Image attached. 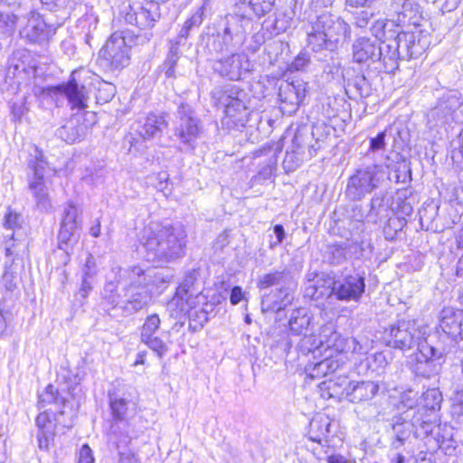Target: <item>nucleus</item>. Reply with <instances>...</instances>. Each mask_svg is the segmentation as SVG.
Instances as JSON below:
<instances>
[{"instance_id": "f257e3e1", "label": "nucleus", "mask_w": 463, "mask_h": 463, "mask_svg": "<svg viewBox=\"0 0 463 463\" xmlns=\"http://www.w3.org/2000/svg\"><path fill=\"white\" fill-rule=\"evenodd\" d=\"M151 272V269H146L140 265L127 269L118 266L112 268L109 280L103 288V304L113 309L118 307L127 316L147 307L152 298L147 288Z\"/></svg>"}, {"instance_id": "f03ea898", "label": "nucleus", "mask_w": 463, "mask_h": 463, "mask_svg": "<svg viewBox=\"0 0 463 463\" xmlns=\"http://www.w3.org/2000/svg\"><path fill=\"white\" fill-rule=\"evenodd\" d=\"M387 345L392 348L408 351L416 347L411 368L418 376L430 378L437 375L441 369L440 360L445 347H434L431 339L422 337L421 332L411 321H399L386 331Z\"/></svg>"}, {"instance_id": "7ed1b4c3", "label": "nucleus", "mask_w": 463, "mask_h": 463, "mask_svg": "<svg viewBox=\"0 0 463 463\" xmlns=\"http://www.w3.org/2000/svg\"><path fill=\"white\" fill-rule=\"evenodd\" d=\"M68 395L67 392H59L52 384H49L38 395V408L43 410L35 419L38 429L36 438L41 450L49 451L54 445L58 425L67 429L73 425L76 410Z\"/></svg>"}, {"instance_id": "20e7f679", "label": "nucleus", "mask_w": 463, "mask_h": 463, "mask_svg": "<svg viewBox=\"0 0 463 463\" xmlns=\"http://www.w3.org/2000/svg\"><path fill=\"white\" fill-rule=\"evenodd\" d=\"M187 233L183 224L151 222L143 230L141 242L149 260L171 261L184 256Z\"/></svg>"}, {"instance_id": "39448f33", "label": "nucleus", "mask_w": 463, "mask_h": 463, "mask_svg": "<svg viewBox=\"0 0 463 463\" xmlns=\"http://www.w3.org/2000/svg\"><path fill=\"white\" fill-rule=\"evenodd\" d=\"M30 157L27 162L32 175L28 176V189L35 201L37 209L41 212H49L52 205L49 196L44 175L48 168V163L43 150L35 145H30Z\"/></svg>"}, {"instance_id": "423d86ee", "label": "nucleus", "mask_w": 463, "mask_h": 463, "mask_svg": "<svg viewBox=\"0 0 463 463\" xmlns=\"http://www.w3.org/2000/svg\"><path fill=\"white\" fill-rule=\"evenodd\" d=\"M242 90L232 85H226L213 90L212 99L216 107L223 109L226 124L244 127L249 120L250 112L241 99Z\"/></svg>"}, {"instance_id": "0eeeda50", "label": "nucleus", "mask_w": 463, "mask_h": 463, "mask_svg": "<svg viewBox=\"0 0 463 463\" xmlns=\"http://www.w3.org/2000/svg\"><path fill=\"white\" fill-rule=\"evenodd\" d=\"M109 401L113 420L110 428V439L118 448L120 446L128 447L134 438L129 431L131 402L116 391L109 392Z\"/></svg>"}, {"instance_id": "6e6552de", "label": "nucleus", "mask_w": 463, "mask_h": 463, "mask_svg": "<svg viewBox=\"0 0 463 463\" xmlns=\"http://www.w3.org/2000/svg\"><path fill=\"white\" fill-rule=\"evenodd\" d=\"M133 35L128 30L114 32L99 52L101 66L109 71L122 70L128 65Z\"/></svg>"}, {"instance_id": "1a4fd4ad", "label": "nucleus", "mask_w": 463, "mask_h": 463, "mask_svg": "<svg viewBox=\"0 0 463 463\" xmlns=\"http://www.w3.org/2000/svg\"><path fill=\"white\" fill-rule=\"evenodd\" d=\"M383 175V167L376 164L357 169L348 180L346 196L353 201L361 200L379 186Z\"/></svg>"}, {"instance_id": "9d476101", "label": "nucleus", "mask_w": 463, "mask_h": 463, "mask_svg": "<svg viewBox=\"0 0 463 463\" xmlns=\"http://www.w3.org/2000/svg\"><path fill=\"white\" fill-rule=\"evenodd\" d=\"M258 286L260 288H268L273 286L279 287L278 299L269 305L268 308L278 312L291 304L293 299L291 292L295 287V282L291 271L288 269L265 274L260 279Z\"/></svg>"}, {"instance_id": "9b49d317", "label": "nucleus", "mask_w": 463, "mask_h": 463, "mask_svg": "<svg viewBox=\"0 0 463 463\" xmlns=\"http://www.w3.org/2000/svg\"><path fill=\"white\" fill-rule=\"evenodd\" d=\"M462 319V310L446 307L443 308L440 313L439 327L442 333L439 335V339L436 343H433V345L434 347H445L449 349L448 352H444V356L449 354H455V347H457V339L459 337Z\"/></svg>"}, {"instance_id": "f8f14e48", "label": "nucleus", "mask_w": 463, "mask_h": 463, "mask_svg": "<svg viewBox=\"0 0 463 463\" xmlns=\"http://www.w3.org/2000/svg\"><path fill=\"white\" fill-rule=\"evenodd\" d=\"M243 18L233 14L226 16V24L222 33H218L213 41L212 48L217 53L233 51L241 45L245 30L242 25Z\"/></svg>"}, {"instance_id": "ddd939ff", "label": "nucleus", "mask_w": 463, "mask_h": 463, "mask_svg": "<svg viewBox=\"0 0 463 463\" xmlns=\"http://www.w3.org/2000/svg\"><path fill=\"white\" fill-rule=\"evenodd\" d=\"M252 67L245 52H234L226 57H221L213 63L214 71L232 80H240L243 74L250 72Z\"/></svg>"}, {"instance_id": "4468645a", "label": "nucleus", "mask_w": 463, "mask_h": 463, "mask_svg": "<svg viewBox=\"0 0 463 463\" xmlns=\"http://www.w3.org/2000/svg\"><path fill=\"white\" fill-rule=\"evenodd\" d=\"M179 123L175 128V136L184 144L191 145L202 132V126L194 111L188 104L182 103L178 107Z\"/></svg>"}, {"instance_id": "2eb2a0df", "label": "nucleus", "mask_w": 463, "mask_h": 463, "mask_svg": "<svg viewBox=\"0 0 463 463\" xmlns=\"http://www.w3.org/2000/svg\"><path fill=\"white\" fill-rule=\"evenodd\" d=\"M364 289V277L357 272L343 276L332 283L333 295L341 301H359Z\"/></svg>"}, {"instance_id": "dca6fc26", "label": "nucleus", "mask_w": 463, "mask_h": 463, "mask_svg": "<svg viewBox=\"0 0 463 463\" xmlns=\"http://www.w3.org/2000/svg\"><path fill=\"white\" fill-rule=\"evenodd\" d=\"M55 33L54 25L48 24L39 13L32 11L26 24L20 31V35L30 43H42L48 41Z\"/></svg>"}, {"instance_id": "f3484780", "label": "nucleus", "mask_w": 463, "mask_h": 463, "mask_svg": "<svg viewBox=\"0 0 463 463\" xmlns=\"http://www.w3.org/2000/svg\"><path fill=\"white\" fill-rule=\"evenodd\" d=\"M122 16L128 24L135 25L141 30H147L155 25L159 19V7L154 4L146 6L128 5L122 11Z\"/></svg>"}, {"instance_id": "a211bd4d", "label": "nucleus", "mask_w": 463, "mask_h": 463, "mask_svg": "<svg viewBox=\"0 0 463 463\" xmlns=\"http://www.w3.org/2000/svg\"><path fill=\"white\" fill-rule=\"evenodd\" d=\"M309 25L327 33V37L335 38L339 41L350 36L349 25L341 18L331 14L327 10L317 14L316 19L311 20Z\"/></svg>"}, {"instance_id": "6ab92c4d", "label": "nucleus", "mask_w": 463, "mask_h": 463, "mask_svg": "<svg viewBox=\"0 0 463 463\" xmlns=\"http://www.w3.org/2000/svg\"><path fill=\"white\" fill-rule=\"evenodd\" d=\"M80 72L74 71L67 83L57 86V90L63 93L73 108H87L89 93L86 87L80 83Z\"/></svg>"}, {"instance_id": "aec40b11", "label": "nucleus", "mask_w": 463, "mask_h": 463, "mask_svg": "<svg viewBox=\"0 0 463 463\" xmlns=\"http://www.w3.org/2000/svg\"><path fill=\"white\" fill-rule=\"evenodd\" d=\"M383 55V48L367 37L356 39L353 44V59L355 62L380 61Z\"/></svg>"}, {"instance_id": "412c9836", "label": "nucleus", "mask_w": 463, "mask_h": 463, "mask_svg": "<svg viewBox=\"0 0 463 463\" xmlns=\"http://www.w3.org/2000/svg\"><path fill=\"white\" fill-rule=\"evenodd\" d=\"M199 298L203 297L197 287L196 272L193 270L186 274L178 286L174 301H176L177 304L179 301H184L189 308H194Z\"/></svg>"}, {"instance_id": "4be33fe9", "label": "nucleus", "mask_w": 463, "mask_h": 463, "mask_svg": "<svg viewBox=\"0 0 463 463\" xmlns=\"http://www.w3.org/2000/svg\"><path fill=\"white\" fill-rule=\"evenodd\" d=\"M380 386L373 381H351L345 391L346 397L353 403H361L373 400L378 393Z\"/></svg>"}, {"instance_id": "5701e85b", "label": "nucleus", "mask_w": 463, "mask_h": 463, "mask_svg": "<svg viewBox=\"0 0 463 463\" xmlns=\"http://www.w3.org/2000/svg\"><path fill=\"white\" fill-rule=\"evenodd\" d=\"M307 83L301 79L285 81L279 87V97L282 103L292 106L295 109L306 97Z\"/></svg>"}, {"instance_id": "b1692460", "label": "nucleus", "mask_w": 463, "mask_h": 463, "mask_svg": "<svg viewBox=\"0 0 463 463\" xmlns=\"http://www.w3.org/2000/svg\"><path fill=\"white\" fill-rule=\"evenodd\" d=\"M168 126L163 114L150 113L144 120L137 123V131L144 139H150L160 135Z\"/></svg>"}, {"instance_id": "393cba45", "label": "nucleus", "mask_w": 463, "mask_h": 463, "mask_svg": "<svg viewBox=\"0 0 463 463\" xmlns=\"http://www.w3.org/2000/svg\"><path fill=\"white\" fill-rule=\"evenodd\" d=\"M304 149L305 143L301 132H297L292 139V146L290 150H287L284 160L283 167L286 172H293L304 161Z\"/></svg>"}, {"instance_id": "a878e982", "label": "nucleus", "mask_w": 463, "mask_h": 463, "mask_svg": "<svg viewBox=\"0 0 463 463\" xmlns=\"http://www.w3.org/2000/svg\"><path fill=\"white\" fill-rule=\"evenodd\" d=\"M397 34L403 60L418 58L424 52L425 46L413 33L400 32Z\"/></svg>"}, {"instance_id": "bb28decb", "label": "nucleus", "mask_w": 463, "mask_h": 463, "mask_svg": "<svg viewBox=\"0 0 463 463\" xmlns=\"http://www.w3.org/2000/svg\"><path fill=\"white\" fill-rule=\"evenodd\" d=\"M391 7L397 14L396 22L400 24L416 23L415 19L420 13V6L415 0H392Z\"/></svg>"}, {"instance_id": "cd10ccee", "label": "nucleus", "mask_w": 463, "mask_h": 463, "mask_svg": "<svg viewBox=\"0 0 463 463\" xmlns=\"http://www.w3.org/2000/svg\"><path fill=\"white\" fill-rule=\"evenodd\" d=\"M331 419L326 414H317L309 423V439L323 445L331 432Z\"/></svg>"}, {"instance_id": "c85d7f7f", "label": "nucleus", "mask_w": 463, "mask_h": 463, "mask_svg": "<svg viewBox=\"0 0 463 463\" xmlns=\"http://www.w3.org/2000/svg\"><path fill=\"white\" fill-rule=\"evenodd\" d=\"M308 45L314 52L321 50H333L339 40L327 37V33L318 31L308 25L307 28Z\"/></svg>"}, {"instance_id": "c756f323", "label": "nucleus", "mask_w": 463, "mask_h": 463, "mask_svg": "<svg viewBox=\"0 0 463 463\" xmlns=\"http://www.w3.org/2000/svg\"><path fill=\"white\" fill-rule=\"evenodd\" d=\"M208 3L209 0H203V5L192 14V16L187 21H185L176 38L171 40L169 44L172 43H179V47H181L185 43L190 30L193 27H198L203 23L204 9Z\"/></svg>"}, {"instance_id": "7c9ffc66", "label": "nucleus", "mask_w": 463, "mask_h": 463, "mask_svg": "<svg viewBox=\"0 0 463 463\" xmlns=\"http://www.w3.org/2000/svg\"><path fill=\"white\" fill-rule=\"evenodd\" d=\"M320 277L309 279L305 286L304 295L314 300H322L333 295L332 286Z\"/></svg>"}, {"instance_id": "2f4dec72", "label": "nucleus", "mask_w": 463, "mask_h": 463, "mask_svg": "<svg viewBox=\"0 0 463 463\" xmlns=\"http://www.w3.org/2000/svg\"><path fill=\"white\" fill-rule=\"evenodd\" d=\"M400 59H402V57L397 34L396 37L386 45V50H383V55L380 61L383 62L385 71L393 72L398 69V60Z\"/></svg>"}, {"instance_id": "473e14b6", "label": "nucleus", "mask_w": 463, "mask_h": 463, "mask_svg": "<svg viewBox=\"0 0 463 463\" xmlns=\"http://www.w3.org/2000/svg\"><path fill=\"white\" fill-rule=\"evenodd\" d=\"M311 317L307 308L301 307L295 309L289 318V329L295 335H307L309 331Z\"/></svg>"}, {"instance_id": "72a5a7b5", "label": "nucleus", "mask_w": 463, "mask_h": 463, "mask_svg": "<svg viewBox=\"0 0 463 463\" xmlns=\"http://www.w3.org/2000/svg\"><path fill=\"white\" fill-rule=\"evenodd\" d=\"M329 332L331 334L330 338L324 341L323 339H320L319 348H325L329 349L333 348L337 353H350L351 354V348L348 347L349 345H347V341L349 337H343L340 336L336 332H333L330 327L325 328L323 330V333L326 334V332ZM321 337H326V335H321Z\"/></svg>"}, {"instance_id": "f704fd0d", "label": "nucleus", "mask_w": 463, "mask_h": 463, "mask_svg": "<svg viewBox=\"0 0 463 463\" xmlns=\"http://www.w3.org/2000/svg\"><path fill=\"white\" fill-rule=\"evenodd\" d=\"M179 43H172L169 51L162 65V70L167 78L176 77V67L181 58Z\"/></svg>"}, {"instance_id": "c9c22d12", "label": "nucleus", "mask_w": 463, "mask_h": 463, "mask_svg": "<svg viewBox=\"0 0 463 463\" xmlns=\"http://www.w3.org/2000/svg\"><path fill=\"white\" fill-rule=\"evenodd\" d=\"M56 136L67 143H75L80 140L82 128L71 120L56 130Z\"/></svg>"}, {"instance_id": "e433bc0d", "label": "nucleus", "mask_w": 463, "mask_h": 463, "mask_svg": "<svg viewBox=\"0 0 463 463\" xmlns=\"http://www.w3.org/2000/svg\"><path fill=\"white\" fill-rule=\"evenodd\" d=\"M325 261L332 265H339L346 260V247L344 244H330L324 253Z\"/></svg>"}, {"instance_id": "4c0bfd02", "label": "nucleus", "mask_w": 463, "mask_h": 463, "mask_svg": "<svg viewBox=\"0 0 463 463\" xmlns=\"http://www.w3.org/2000/svg\"><path fill=\"white\" fill-rule=\"evenodd\" d=\"M261 156H265L267 158L265 161V165L260 170L259 175H261L264 179H267L272 175V172L277 165L278 160L276 151L271 147H269L255 152L256 157Z\"/></svg>"}, {"instance_id": "58836bf2", "label": "nucleus", "mask_w": 463, "mask_h": 463, "mask_svg": "<svg viewBox=\"0 0 463 463\" xmlns=\"http://www.w3.org/2000/svg\"><path fill=\"white\" fill-rule=\"evenodd\" d=\"M76 230L77 229L74 228L61 226L58 234V246L59 249L64 250L67 254L69 253V250L72 248V245L76 243L78 241Z\"/></svg>"}, {"instance_id": "ea45409f", "label": "nucleus", "mask_w": 463, "mask_h": 463, "mask_svg": "<svg viewBox=\"0 0 463 463\" xmlns=\"http://www.w3.org/2000/svg\"><path fill=\"white\" fill-rule=\"evenodd\" d=\"M442 402V394L439 389H428L421 395L420 404L429 411L439 410Z\"/></svg>"}, {"instance_id": "a19ab883", "label": "nucleus", "mask_w": 463, "mask_h": 463, "mask_svg": "<svg viewBox=\"0 0 463 463\" xmlns=\"http://www.w3.org/2000/svg\"><path fill=\"white\" fill-rule=\"evenodd\" d=\"M242 5H248L258 17L269 14L274 5L275 0H240Z\"/></svg>"}, {"instance_id": "79ce46f5", "label": "nucleus", "mask_w": 463, "mask_h": 463, "mask_svg": "<svg viewBox=\"0 0 463 463\" xmlns=\"http://www.w3.org/2000/svg\"><path fill=\"white\" fill-rule=\"evenodd\" d=\"M447 102L449 105H446L444 103L440 104V106L434 109L433 114L439 115V112H444L443 121L445 123H449L450 119L454 118V114L456 113V109L459 107V101L457 99L456 95H451L448 98Z\"/></svg>"}, {"instance_id": "37998d69", "label": "nucleus", "mask_w": 463, "mask_h": 463, "mask_svg": "<svg viewBox=\"0 0 463 463\" xmlns=\"http://www.w3.org/2000/svg\"><path fill=\"white\" fill-rule=\"evenodd\" d=\"M147 347L155 352L159 358H162L167 352V345L158 336L150 335L140 339Z\"/></svg>"}, {"instance_id": "c03bdc74", "label": "nucleus", "mask_w": 463, "mask_h": 463, "mask_svg": "<svg viewBox=\"0 0 463 463\" xmlns=\"http://www.w3.org/2000/svg\"><path fill=\"white\" fill-rule=\"evenodd\" d=\"M161 320L157 314H152L145 319V322L140 329V339L154 335L159 329Z\"/></svg>"}, {"instance_id": "a18cd8bd", "label": "nucleus", "mask_w": 463, "mask_h": 463, "mask_svg": "<svg viewBox=\"0 0 463 463\" xmlns=\"http://www.w3.org/2000/svg\"><path fill=\"white\" fill-rule=\"evenodd\" d=\"M116 94V87L109 82L100 81L97 87L96 99L98 103L110 101Z\"/></svg>"}, {"instance_id": "49530a36", "label": "nucleus", "mask_w": 463, "mask_h": 463, "mask_svg": "<svg viewBox=\"0 0 463 463\" xmlns=\"http://www.w3.org/2000/svg\"><path fill=\"white\" fill-rule=\"evenodd\" d=\"M78 215L79 211L77 207L72 203H68L63 211L61 226L77 229L79 225L77 221Z\"/></svg>"}, {"instance_id": "de8ad7c7", "label": "nucleus", "mask_w": 463, "mask_h": 463, "mask_svg": "<svg viewBox=\"0 0 463 463\" xmlns=\"http://www.w3.org/2000/svg\"><path fill=\"white\" fill-rule=\"evenodd\" d=\"M341 365L342 363L330 356L317 363L316 364V368L318 371V373H321L324 375H327L329 373H335L341 367Z\"/></svg>"}, {"instance_id": "09e8293b", "label": "nucleus", "mask_w": 463, "mask_h": 463, "mask_svg": "<svg viewBox=\"0 0 463 463\" xmlns=\"http://www.w3.org/2000/svg\"><path fill=\"white\" fill-rule=\"evenodd\" d=\"M393 23L394 22H392L391 24H389L385 20H382V19L376 20L371 26L370 31L372 32V33L374 35V37L376 39H378L380 41H384V40L388 39V36L386 35L385 28L389 24L393 25Z\"/></svg>"}, {"instance_id": "8fccbe9b", "label": "nucleus", "mask_w": 463, "mask_h": 463, "mask_svg": "<svg viewBox=\"0 0 463 463\" xmlns=\"http://www.w3.org/2000/svg\"><path fill=\"white\" fill-rule=\"evenodd\" d=\"M156 188L162 192L165 196H168L171 194L169 175L166 172L158 173L156 176Z\"/></svg>"}, {"instance_id": "3c124183", "label": "nucleus", "mask_w": 463, "mask_h": 463, "mask_svg": "<svg viewBox=\"0 0 463 463\" xmlns=\"http://www.w3.org/2000/svg\"><path fill=\"white\" fill-rule=\"evenodd\" d=\"M347 345H349L348 347L352 349L351 354H365L370 348V345L367 341L363 343L355 337H349Z\"/></svg>"}, {"instance_id": "603ef678", "label": "nucleus", "mask_w": 463, "mask_h": 463, "mask_svg": "<svg viewBox=\"0 0 463 463\" xmlns=\"http://www.w3.org/2000/svg\"><path fill=\"white\" fill-rule=\"evenodd\" d=\"M309 61H310L309 55L306 52H300L298 54V56L294 59V61L289 64L288 71H302L309 63Z\"/></svg>"}, {"instance_id": "864d4df0", "label": "nucleus", "mask_w": 463, "mask_h": 463, "mask_svg": "<svg viewBox=\"0 0 463 463\" xmlns=\"http://www.w3.org/2000/svg\"><path fill=\"white\" fill-rule=\"evenodd\" d=\"M393 430L396 437V441L399 443L398 445L393 443V446L397 449L403 444V442L410 437V430L406 428L405 423H395L393 424Z\"/></svg>"}, {"instance_id": "5fc2aeb1", "label": "nucleus", "mask_w": 463, "mask_h": 463, "mask_svg": "<svg viewBox=\"0 0 463 463\" xmlns=\"http://www.w3.org/2000/svg\"><path fill=\"white\" fill-rule=\"evenodd\" d=\"M16 16L8 14H0V33H9L14 30Z\"/></svg>"}, {"instance_id": "6e6d98bb", "label": "nucleus", "mask_w": 463, "mask_h": 463, "mask_svg": "<svg viewBox=\"0 0 463 463\" xmlns=\"http://www.w3.org/2000/svg\"><path fill=\"white\" fill-rule=\"evenodd\" d=\"M401 403L404 408L412 409L417 404V392L412 390L404 392L401 395Z\"/></svg>"}, {"instance_id": "4d7b16f0", "label": "nucleus", "mask_w": 463, "mask_h": 463, "mask_svg": "<svg viewBox=\"0 0 463 463\" xmlns=\"http://www.w3.org/2000/svg\"><path fill=\"white\" fill-rule=\"evenodd\" d=\"M373 17V13L368 10L357 12L354 15V24L356 27L364 28L368 25Z\"/></svg>"}, {"instance_id": "13d9d810", "label": "nucleus", "mask_w": 463, "mask_h": 463, "mask_svg": "<svg viewBox=\"0 0 463 463\" xmlns=\"http://www.w3.org/2000/svg\"><path fill=\"white\" fill-rule=\"evenodd\" d=\"M20 219L21 216L19 214L14 213L12 212L7 213L5 216V228L9 230H14L15 228H18L20 225Z\"/></svg>"}, {"instance_id": "bf43d9fd", "label": "nucleus", "mask_w": 463, "mask_h": 463, "mask_svg": "<svg viewBox=\"0 0 463 463\" xmlns=\"http://www.w3.org/2000/svg\"><path fill=\"white\" fill-rule=\"evenodd\" d=\"M385 131H382L377 134L375 137L370 139V150L376 151L383 149L385 146Z\"/></svg>"}, {"instance_id": "052dcab7", "label": "nucleus", "mask_w": 463, "mask_h": 463, "mask_svg": "<svg viewBox=\"0 0 463 463\" xmlns=\"http://www.w3.org/2000/svg\"><path fill=\"white\" fill-rule=\"evenodd\" d=\"M335 0H310V8L316 14H321L325 12L328 7L332 5Z\"/></svg>"}, {"instance_id": "680f3d73", "label": "nucleus", "mask_w": 463, "mask_h": 463, "mask_svg": "<svg viewBox=\"0 0 463 463\" xmlns=\"http://www.w3.org/2000/svg\"><path fill=\"white\" fill-rule=\"evenodd\" d=\"M78 463H94L92 451L87 444H84L80 450Z\"/></svg>"}, {"instance_id": "e2e57ef3", "label": "nucleus", "mask_w": 463, "mask_h": 463, "mask_svg": "<svg viewBox=\"0 0 463 463\" xmlns=\"http://www.w3.org/2000/svg\"><path fill=\"white\" fill-rule=\"evenodd\" d=\"M127 447L120 446L118 448L117 446V449L118 450V454L120 456L119 462L118 463H140L138 458L131 452H125L123 449H125Z\"/></svg>"}, {"instance_id": "0e129e2a", "label": "nucleus", "mask_w": 463, "mask_h": 463, "mask_svg": "<svg viewBox=\"0 0 463 463\" xmlns=\"http://www.w3.org/2000/svg\"><path fill=\"white\" fill-rule=\"evenodd\" d=\"M273 232L276 235V241L269 242V247L271 249L279 245L283 241L286 234L284 227L281 224H276L273 227Z\"/></svg>"}, {"instance_id": "69168bd1", "label": "nucleus", "mask_w": 463, "mask_h": 463, "mask_svg": "<svg viewBox=\"0 0 463 463\" xmlns=\"http://www.w3.org/2000/svg\"><path fill=\"white\" fill-rule=\"evenodd\" d=\"M91 288H92V287H91L90 282L88 281V277L84 276L83 279H82L81 287L78 292V296L80 298L85 299L88 297L89 292L91 290Z\"/></svg>"}, {"instance_id": "338daca9", "label": "nucleus", "mask_w": 463, "mask_h": 463, "mask_svg": "<svg viewBox=\"0 0 463 463\" xmlns=\"http://www.w3.org/2000/svg\"><path fill=\"white\" fill-rule=\"evenodd\" d=\"M383 207V199L380 197H373L371 200V213L368 217L373 218V213H375V217L380 213V209Z\"/></svg>"}, {"instance_id": "774afa93", "label": "nucleus", "mask_w": 463, "mask_h": 463, "mask_svg": "<svg viewBox=\"0 0 463 463\" xmlns=\"http://www.w3.org/2000/svg\"><path fill=\"white\" fill-rule=\"evenodd\" d=\"M241 298H242L241 288L238 286L234 287L231 292V297H230L231 303L232 305H237L238 303H240Z\"/></svg>"}]
</instances>
